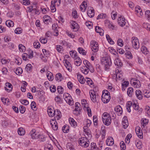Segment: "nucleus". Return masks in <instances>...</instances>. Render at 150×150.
I'll list each match as a JSON object with an SVG mask.
<instances>
[{
    "mask_svg": "<svg viewBox=\"0 0 150 150\" xmlns=\"http://www.w3.org/2000/svg\"><path fill=\"white\" fill-rule=\"evenodd\" d=\"M102 64L105 67V69L107 70L111 66L112 62L109 57H104L101 60Z\"/></svg>",
    "mask_w": 150,
    "mask_h": 150,
    "instance_id": "1",
    "label": "nucleus"
},
{
    "mask_svg": "<svg viewBox=\"0 0 150 150\" xmlns=\"http://www.w3.org/2000/svg\"><path fill=\"white\" fill-rule=\"evenodd\" d=\"M79 144L80 145L84 147H87L89 144V141L87 137H82L80 138L79 139Z\"/></svg>",
    "mask_w": 150,
    "mask_h": 150,
    "instance_id": "2",
    "label": "nucleus"
},
{
    "mask_svg": "<svg viewBox=\"0 0 150 150\" xmlns=\"http://www.w3.org/2000/svg\"><path fill=\"white\" fill-rule=\"evenodd\" d=\"M89 94L91 100L93 102H96L97 101L98 98V96L96 95V92L94 90H91L89 92Z\"/></svg>",
    "mask_w": 150,
    "mask_h": 150,
    "instance_id": "3",
    "label": "nucleus"
},
{
    "mask_svg": "<svg viewBox=\"0 0 150 150\" xmlns=\"http://www.w3.org/2000/svg\"><path fill=\"white\" fill-rule=\"evenodd\" d=\"M91 45L92 51L95 52H96L98 50V45L97 42L94 40L91 41Z\"/></svg>",
    "mask_w": 150,
    "mask_h": 150,
    "instance_id": "4",
    "label": "nucleus"
},
{
    "mask_svg": "<svg viewBox=\"0 0 150 150\" xmlns=\"http://www.w3.org/2000/svg\"><path fill=\"white\" fill-rule=\"evenodd\" d=\"M132 46L135 49H138L139 47V43L138 39L136 37H133L132 38Z\"/></svg>",
    "mask_w": 150,
    "mask_h": 150,
    "instance_id": "5",
    "label": "nucleus"
},
{
    "mask_svg": "<svg viewBox=\"0 0 150 150\" xmlns=\"http://www.w3.org/2000/svg\"><path fill=\"white\" fill-rule=\"evenodd\" d=\"M71 28L75 32L77 31L79 29V26L78 24L74 21H71L70 22Z\"/></svg>",
    "mask_w": 150,
    "mask_h": 150,
    "instance_id": "6",
    "label": "nucleus"
},
{
    "mask_svg": "<svg viewBox=\"0 0 150 150\" xmlns=\"http://www.w3.org/2000/svg\"><path fill=\"white\" fill-rule=\"evenodd\" d=\"M54 116H55L54 120H59L62 117L61 112L59 110H54Z\"/></svg>",
    "mask_w": 150,
    "mask_h": 150,
    "instance_id": "7",
    "label": "nucleus"
},
{
    "mask_svg": "<svg viewBox=\"0 0 150 150\" xmlns=\"http://www.w3.org/2000/svg\"><path fill=\"white\" fill-rule=\"evenodd\" d=\"M101 97L102 100L104 103H108L109 102L110 99V95H104L103 93Z\"/></svg>",
    "mask_w": 150,
    "mask_h": 150,
    "instance_id": "8",
    "label": "nucleus"
},
{
    "mask_svg": "<svg viewBox=\"0 0 150 150\" xmlns=\"http://www.w3.org/2000/svg\"><path fill=\"white\" fill-rule=\"evenodd\" d=\"M136 133L138 137L140 139L142 138L143 133L142 131L140 128L139 126H137L135 128V129Z\"/></svg>",
    "mask_w": 150,
    "mask_h": 150,
    "instance_id": "9",
    "label": "nucleus"
},
{
    "mask_svg": "<svg viewBox=\"0 0 150 150\" xmlns=\"http://www.w3.org/2000/svg\"><path fill=\"white\" fill-rule=\"evenodd\" d=\"M56 120L52 119L50 121V124L53 129L54 130H56L57 129L58 127L57 122Z\"/></svg>",
    "mask_w": 150,
    "mask_h": 150,
    "instance_id": "10",
    "label": "nucleus"
},
{
    "mask_svg": "<svg viewBox=\"0 0 150 150\" xmlns=\"http://www.w3.org/2000/svg\"><path fill=\"white\" fill-rule=\"evenodd\" d=\"M118 22L119 25L121 27L124 26L125 25L126 23L125 21V18L123 17H122L121 16L118 18Z\"/></svg>",
    "mask_w": 150,
    "mask_h": 150,
    "instance_id": "11",
    "label": "nucleus"
},
{
    "mask_svg": "<svg viewBox=\"0 0 150 150\" xmlns=\"http://www.w3.org/2000/svg\"><path fill=\"white\" fill-rule=\"evenodd\" d=\"M31 138L33 139H38L39 134H38L36 132L35 129L32 130L30 133Z\"/></svg>",
    "mask_w": 150,
    "mask_h": 150,
    "instance_id": "12",
    "label": "nucleus"
},
{
    "mask_svg": "<svg viewBox=\"0 0 150 150\" xmlns=\"http://www.w3.org/2000/svg\"><path fill=\"white\" fill-rule=\"evenodd\" d=\"M135 10L136 14L139 17H141L143 15V13L142 12V10L139 6L136 7Z\"/></svg>",
    "mask_w": 150,
    "mask_h": 150,
    "instance_id": "13",
    "label": "nucleus"
},
{
    "mask_svg": "<svg viewBox=\"0 0 150 150\" xmlns=\"http://www.w3.org/2000/svg\"><path fill=\"white\" fill-rule=\"evenodd\" d=\"M115 73L116 78L118 79L119 80H120L122 76V71L120 70L119 69L116 68L115 70Z\"/></svg>",
    "mask_w": 150,
    "mask_h": 150,
    "instance_id": "14",
    "label": "nucleus"
},
{
    "mask_svg": "<svg viewBox=\"0 0 150 150\" xmlns=\"http://www.w3.org/2000/svg\"><path fill=\"white\" fill-rule=\"evenodd\" d=\"M106 143L107 145L111 146L114 143V140L112 137H108L106 140Z\"/></svg>",
    "mask_w": 150,
    "mask_h": 150,
    "instance_id": "15",
    "label": "nucleus"
},
{
    "mask_svg": "<svg viewBox=\"0 0 150 150\" xmlns=\"http://www.w3.org/2000/svg\"><path fill=\"white\" fill-rule=\"evenodd\" d=\"M114 64L118 67L117 69L122 67V63L121 60L118 58H116L114 61Z\"/></svg>",
    "mask_w": 150,
    "mask_h": 150,
    "instance_id": "16",
    "label": "nucleus"
},
{
    "mask_svg": "<svg viewBox=\"0 0 150 150\" xmlns=\"http://www.w3.org/2000/svg\"><path fill=\"white\" fill-rule=\"evenodd\" d=\"M115 110L118 115H120L122 113V108L119 105L117 106L115 108Z\"/></svg>",
    "mask_w": 150,
    "mask_h": 150,
    "instance_id": "17",
    "label": "nucleus"
},
{
    "mask_svg": "<svg viewBox=\"0 0 150 150\" xmlns=\"http://www.w3.org/2000/svg\"><path fill=\"white\" fill-rule=\"evenodd\" d=\"M5 88L6 90L8 92H9L12 90V86L11 83L8 82L6 83H5Z\"/></svg>",
    "mask_w": 150,
    "mask_h": 150,
    "instance_id": "18",
    "label": "nucleus"
},
{
    "mask_svg": "<svg viewBox=\"0 0 150 150\" xmlns=\"http://www.w3.org/2000/svg\"><path fill=\"white\" fill-rule=\"evenodd\" d=\"M69 122L71 126L74 127H76L77 126L76 122L72 118L70 117L69 119Z\"/></svg>",
    "mask_w": 150,
    "mask_h": 150,
    "instance_id": "19",
    "label": "nucleus"
},
{
    "mask_svg": "<svg viewBox=\"0 0 150 150\" xmlns=\"http://www.w3.org/2000/svg\"><path fill=\"white\" fill-rule=\"evenodd\" d=\"M95 30L96 32L99 33L100 35L102 36L103 35L104 31L101 28L98 26H96V27Z\"/></svg>",
    "mask_w": 150,
    "mask_h": 150,
    "instance_id": "20",
    "label": "nucleus"
},
{
    "mask_svg": "<svg viewBox=\"0 0 150 150\" xmlns=\"http://www.w3.org/2000/svg\"><path fill=\"white\" fill-rule=\"evenodd\" d=\"M65 65L67 69L69 71L71 70V66L70 62L67 59L64 60Z\"/></svg>",
    "mask_w": 150,
    "mask_h": 150,
    "instance_id": "21",
    "label": "nucleus"
},
{
    "mask_svg": "<svg viewBox=\"0 0 150 150\" xmlns=\"http://www.w3.org/2000/svg\"><path fill=\"white\" fill-rule=\"evenodd\" d=\"M135 94L137 97L138 99L140 100L142 99L143 96L140 90L139 89L136 90L135 91Z\"/></svg>",
    "mask_w": 150,
    "mask_h": 150,
    "instance_id": "22",
    "label": "nucleus"
},
{
    "mask_svg": "<svg viewBox=\"0 0 150 150\" xmlns=\"http://www.w3.org/2000/svg\"><path fill=\"white\" fill-rule=\"evenodd\" d=\"M87 7V4L86 2L83 1L82 4L80 5V8L81 10L83 12H84Z\"/></svg>",
    "mask_w": 150,
    "mask_h": 150,
    "instance_id": "23",
    "label": "nucleus"
},
{
    "mask_svg": "<svg viewBox=\"0 0 150 150\" xmlns=\"http://www.w3.org/2000/svg\"><path fill=\"white\" fill-rule=\"evenodd\" d=\"M77 78L79 82L81 84H83L85 83V80L82 75L80 74H78L77 75Z\"/></svg>",
    "mask_w": 150,
    "mask_h": 150,
    "instance_id": "24",
    "label": "nucleus"
},
{
    "mask_svg": "<svg viewBox=\"0 0 150 150\" xmlns=\"http://www.w3.org/2000/svg\"><path fill=\"white\" fill-rule=\"evenodd\" d=\"M75 60L74 64L76 65L79 66L81 65L82 61L79 57H76Z\"/></svg>",
    "mask_w": 150,
    "mask_h": 150,
    "instance_id": "25",
    "label": "nucleus"
},
{
    "mask_svg": "<svg viewBox=\"0 0 150 150\" xmlns=\"http://www.w3.org/2000/svg\"><path fill=\"white\" fill-rule=\"evenodd\" d=\"M88 16L90 18H92L94 16L95 13L94 10L93 9H88L87 11Z\"/></svg>",
    "mask_w": 150,
    "mask_h": 150,
    "instance_id": "26",
    "label": "nucleus"
},
{
    "mask_svg": "<svg viewBox=\"0 0 150 150\" xmlns=\"http://www.w3.org/2000/svg\"><path fill=\"white\" fill-rule=\"evenodd\" d=\"M109 118H111L110 114L107 112H105L102 115V120H104L106 119H109Z\"/></svg>",
    "mask_w": 150,
    "mask_h": 150,
    "instance_id": "27",
    "label": "nucleus"
},
{
    "mask_svg": "<svg viewBox=\"0 0 150 150\" xmlns=\"http://www.w3.org/2000/svg\"><path fill=\"white\" fill-rule=\"evenodd\" d=\"M50 18L48 15H45L43 18V21L45 24H47L50 21Z\"/></svg>",
    "mask_w": 150,
    "mask_h": 150,
    "instance_id": "28",
    "label": "nucleus"
},
{
    "mask_svg": "<svg viewBox=\"0 0 150 150\" xmlns=\"http://www.w3.org/2000/svg\"><path fill=\"white\" fill-rule=\"evenodd\" d=\"M81 70L83 73L86 75L88 74L89 72V69L88 67H84L83 68H81Z\"/></svg>",
    "mask_w": 150,
    "mask_h": 150,
    "instance_id": "29",
    "label": "nucleus"
},
{
    "mask_svg": "<svg viewBox=\"0 0 150 150\" xmlns=\"http://www.w3.org/2000/svg\"><path fill=\"white\" fill-rule=\"evenodd\" d=\"M18 132L19 135L22 136L25 134V131L23 127H20L18 129Z\"/></svg>",
    "mask_w": 150,
    "mask_h": 150,
    "instance_id": "30",
    "label": "nucleus"
},
{
    "mask_svg": "<svg viewBox=\"0 0 150 150\" xmlns=\"http://www.w3.org/2000/svg\"><path fill=\"white\" fill-rule=\"evenodd\" d=\"M133 92V89L132 87H129L128 88L127 90V94L130 97L132 96V94Z\"/></svg>",
    "mask_w": 150,
    "mask_h": 150,
    "instance_id": "31",
    "label": "nucleus"
},
{
    "mask_svg": "<svg viewBox=\"0 0 150 150\" xmlns=\"http://www.w3.org/2000/svg\"><path fill=\"white\" fill-rule=\"evenodd\" d=\"M103 123L107 126H108L110 125L111 122V118H109V119H106L105 120H102Z\"/></svg>",
    "mask_w": 150,
    "mask_h": 150,
    "instance_id": "32",
    "label": "nucleus"
},
{
    "mask_svg": "<svg viewBox=\"0 0 150 150\" xmlns=\"http://www.w3.org/2000/svg\"><path fill=\"white\" fill-rule=\"evenodd\" d=\"M136 82H134L133 83V86L134 88H139L141 86V85L140 83V82L138 80L136 81Z\"/></svg>",
    "mask_w": 150,
    "mask_h": 150,
    "instance_id": "33",
    "label": "nucleus"
},
{
    "mask_svg": "<svg viewBox=\"0 0 150 150\" xmlns=\"http://www.w3.org/2000/svg\"><path fill=\"white\" fill-rule=\"evenodd\" d=\"M47 76L48 80L52 81L54 79L53 75L52 73L48 71L47 74Z\"/></svg>",
    "mask_w": 150,
    "mask_h": 150,
    "instance_id": "34",
    "label": "nucleus"
},
{
    "mask_svg": "<svg viewBox=\"0 0 150 150\" xmlns=\"http://www.w3.org/2000/svg\"><path fill=\"white\" fill-rule=\"evenodd\" d=\"M122 125L124 129H126L129 125V123L127 120H122Z\"/></svg>",
    "mask_w": 150,
    "mask_h": 150,
    "instance_id": "35",
    "label": "nucleus"
},
{
    "mask_svg": "<svg viewBox=\"0 0 150 150\" xmlns=\"http://www.w3.org/2000/svg\"><path fill=\"white\" fill-rule=\"evenodd\" d=\"M148 120L147 119H143L141 120V124L144 127L148 124Z\"/></svg>",
    "mask_w": 150,
    "mask_h": 150,
    "instance_id": "36",
    "label": "nucleus"
},
{
    "mask_svg": "<svg viewBox=\"0 0 150 150\" xmlns=\"http://www.w3.org/2000/svg\"><path fill=\"white\" fill-rule=\"evenodd\" d=\"M55 79L58 81H61L62 79V74L60 73L57 74L56 75Z\"/></svg>",
    "mask_w": 150,
    "mask_h": 150,
    "instance_id": "37",
    "label": "nucleus"
},
{
    "mask_svg": "<svg viewBox=\"0 0 150 150\" xmlns=\"http://www.w3.org/2000/svg\"><path fill=\"white\" fill-rule=\"evenodd\" d=\"M6 25L8 27H13L14 25L13 22L11 20H7L6 22Z\"/></svg>",
    "mask_w": 150,
    "mask_h": 150,
    "instance_id": "38",
    "label": "nucleus"
},
{
    "mask_svg": "<svg viewBox=\"0 0 150 150\" xmlns=\"http://www.w3.org/2000/svg\"><path fill=\"white\" fill-rule=\"evenodd\" d=\"M91 150H98V148L97 147L96 144L94 142H92L91 144Z\"/></svg>",
    "mask_w": 150,
    "mask_h": 150,
    "instance_id": "39",
    "label": "nucleus"
},
{
    "mask_svg": "<svg viewBox=\"0 0 150 150\" xmlns=\"http://www.w3.org/2000/svg\"><path fill=\"white\" fill-rule=\"evenodd\" d=\"M45 150H52L53 148L52 146L50 144H46L44 148Z\"/></svg>",
    "mask_w": 150,
    "mask_h": 150,
    "instance_id": "40",
    "label": "nucleus"
},
{
    "mask_svg": "<svg viewBox=\"0 0 150 150\" xmlns=\"http://www.w3.org/2000/svg\"><path fill=\"white\" fill-rule=\"evenodd\" d=\"M107 16L105 14L102 13L99 15L97 18V19H105L106 18Z\"/></svg>",
    "mask_w": 150,
    "mask_h": 150,
    "instance_id": "41",
    "label": "nucleus"
},
{
    "mask_svg": "<svg viewBox=\"0 0 150 150\" xmlns=\"http://www.w3.org/2000/svg\"><path fill=\"white\" fill-rule=\"evenodd\" d=\"M15 72L16 74L19 75L23 72L22 69L20 67L16 69Z\"/></svg>",
    "mask_w": 150,
    "mask_h": 150,
    "instance_id": "42",
    "label": "nucleus"
},
{
    "mask_svg": "<svg viewBox=\"0 0 150 150\" xmlns=\"http://www.w3.org/2000/svg\"><path fill=\"white\" fill-rule=\"evenodd\" d=\"M121 150H125L126 149V145L123 141H121L120 143Z\"/></svg>",
    "mask_w": 150,
    "mask_h": 150,
    "instance_id": "43",
    "label": "nucleus"
},
{
    "mask_svg": "<svg viewBox=\"0 0 150 150\" xmlns=\"http://www.w3.org/2000/svg\"><path fill=\"white\" fill-rule=\"evenodd\" d=\"M47 113L50 117L54 116V110L51 109L47 110Z\"/></svg>",
    "mask_w": 150,
    "mask_h": 150,
    "instance_id": "44",
    "label": "nucleus"
},
{
    "mask_svg": "<svg viewBox=\"0 0 150 150\" xmlns=\"http://www.w3.org/2000/svg\"><path fill=\"white\" fill-rule=\"evenodd\" d=\"M78 51L81 54H82L83 55H85L86 54V52L85 50L81 47H79L78 49Z\"/></svg>",
    "mask_w": 150,
    "mask_h": 150,
    "instance_id": "45",
    "label": "nucleus"
},
{
    "mask_svg": "<svg viewBox=\"0 0 150 150\" xmlns=\"http://www.w3.org/2000/svg\"><path fill=\"white\" fill-rule=\"evenodd\" d=\"M72 98L70 97L68 99H66L65 101L70 105H72L74 104V101L71 100Z\"/></svg>",
    "mask_w": 150,
    "mask_h": 150,
    "instance_id": "46",
    "label": "nucleus"
},
{
    "mask_svg": "<svg viewBox=\"0 0 150 150\" xmlns=\"http://www.w3.org/2000/svg\"><path fill=\"white\" fill-rule=\"evenodd\" d=\"M1 99L4 104H8L9 100L8 99L2 97L1 98Z\"/></svg>",
    "mask_w": 150,
    "mask_h": 150,
    "instance_id": "47",
    "label": "nucleus"
},
{
    "mask_svg": "<svg viewBox=\"0 0 150 150\" xmlns=\"http://www.w3.org/2000/svg\"><path fill=\"white\" fill-rule=\"evenodd\" d=\"M141 51L142 53L147 54L148 50L146 47L145 46H142L141 48Z\"/></svg>",
    "mask_w": 150,
    "mask_h": 150,
    "instance_id": "48",
    "label": "nucleus"
},
{
    "mask_svg": "<svg viewBox=\"0 0 150 150\" xmlns=\"http://www.w3.org/2000/svg\"><path fill=\"white\" fill-rule=\"evenodd\" d=\"M84 64L86 66L85 67H90L92 66L90 63L87 60H85L83 62Z\"/></svg>",
    "mask_w": 150,
    "mask_h": 150,
    "instance_id": "49",
    "label": "nucleus"
},
{
    "mask_svg": "<svg viewBox=\"0 0 150 150\" xmlns=\"http://www.w3.org/2000/svg\"><path fill=\"white\" fill-rule=\"evenodd\" d=\"M32 66L30 64H28L25 67V69L26 71L28 72L30 71L32 69Z\"/></svg>",
    "mask_w": 150,
    "mask_h": 150,
    "instance_id": "50",
    "label": "nucleus"
},
{
    "mask_svg": "<svg viewBox=\"0 0 150 150\" xmlns=\"http://www.w3.org/2000/svg\"><path fill=\"white\" fill-rule=\"evenodd\" d=\"M40 41L41 43L43 44H45L47 42V39L46 38H43L42 37L40 38Z\"/></svg>",
    "mask_w": 150,
    "mask_h": 150,
    "instance_id": "51",
    "label": "nucleus"
},
{
    "mask_svg": "<svg viewBox=\"0 0 150 150\" xmlns=\"http://www.w3.org/2000/svg\"><path fill=\"white\" fill-rule=\"evenodd\" d=\"M146 112L148 117H150V107L148 106L146 107L145 108Z\"/></svg>",
    "mask_w": 150,
    "mask_h": 150,
    "instance_id": "52",
    "label": "nucleus"
},
{
    "mask_svg": "<svg viewBox=\"0 0 150 150\" xmlns=\"http://www.w3.org/2000/svg\"><path fill=\"white\" fill-rule=\"evenodd\" d=\"M19 49L21 52H23L25 50V47L22 44L19 45H18Z\"/></svg>",
    "mask_w": 150,
    "mask_h": 150,
    "instance_id": "53",
    "label": "nucleus"
},
{
    "mask_svg": "<svg viewBox=\"0 0 150 150\" xmlns=\"http://www.w3.org/2000/svg\"><path fill=\"white\" fill-rule=\"evenodd\" d=\"M142 143L140 141H138L136 143V146L137 148L139 149L142 148Z\"/></svg>",
    "mask_w": 150,
    "mask_h": 150,
    "instance_id": "54",
    "label": "nucleus"
},
{
    "mask_svg": "<svg viewBox=\"0 0 150 150\" xmlns=\"http://www.w3.org/2000/svg\"><path fill=\"white\" fill-rule=\"evenodd\" d=\"M64 89L61 86H59L57 88V91L60 94H62L63 93Z\"/></svg>",
    "mask_w": 150,
    "mask_h": 150,
    "instance_id": "55",
    "label": "nucleus"
},
{
    "mask_svg": "<svg viewBox=\"0 0 150 150\" xmlns=\"http://www.w3.org/2000/svg\"><path fill=\"white\" fill-rule=\"evenodd\" d=\"M117 44L120 47H122L123 45V41L120 39H119L117 40Z\"/></svg>",
    "mask_w": 150,
    "mask_h": 150,
    "instance_id": "56",
    "label": "nucleus"
},
{
    "mask_svg": "<svg viewBox=\"0 0 150 150\" xmlns=\"http://www.w3.org/2000/svg\"><path fill=\"white\" fill-rule=\"evenodd\" d=\"M42 51L44 54V56L48 57L49 56L50 54L49 53V51H47L45 49H43Z\"/></svg>",
    "mask_w": 150,
    "mask_h": 150,
    "instance_id": "57",
    "label": "nucleus"
},
{
    "mask_svg": "<svg viewBox=\"0 0 150 150\" xmlns=\"http://www.w3.org/2000/svg\"><path fill=\"white\" fill-rule=\"evenodd\" d=\"M22 29L21 28H18L15 30V32L16 34H19L21 33Z\"/></svg>",
    "mask_w": 150,
    "mask_h": 150,
    "instance_id": "58",
    "label": "nucleus"
},
{
    "mask_svg": "<svg viewBox=\"0 0 150 150\" xmlns=\"http://www.w3.org/2000/svg\"><path fill=\"white\" fill-rule=\"evenodd\" d=\"M19 109L20 112L22 114L25 111V109L23 105L20 106Z\"/></svg>",
    "mask_w": 150,
    "mask_h": 150,
    "instance_id": "59",
    "label": "nucleus"
},
{
    "mask_svg": "<svg viewBox=\"0 0 150 150\" xmlns=\"http://www.w3.org/2000/svg\"><path fill=\"white\" fill-rule=\"evenodd\" d=\"M20 102L22 104L26 105L29 104V101L26 100H20Z\"/></svg>",
    "mask_w": 150,
    "mask_h": 150,
    "instance_id": "60",
    "label": "nucleus"
},
{
    "mask_svg": "<svg viewBox=\"0 0 150 150\" xmlns=\"http://www.w3.org/2000/svg\"><path fill=\"white\" fill-rule=\"evenodd\" d=\"M40 58L45 62H46L47 59V57L44 56L42 54L40 55Z\"/></svg>",
    "mask_w": 150,
    "mask_h": 150,
    "instance_id": "61",
    "label": "nucleus"
},
{
    "mask_svg": "<svg viewBox=\"0 0 150 150\" xmlns=\"http://www.w3.org/2000/svg\"><path fill=\"white\" fill-rule=\"evenodd\" d=\"M71 56L73 58H76V52L71 51L70 52Z\"/></svg>",
    "mask_w": 150,
    "mask_h": 150,
    "instance_id": "62",
    "label": "nucleus"
},
{
    "mask_svg": "<svg viewBox=\"0 0 150 150\" xmlns=\"http://www.w3.org/2000/svg\"><path fill=\"white\" fill-rule=\"evenodd\" d=\"M34 47L36 48H38L40 47V45L38 42H35L33 43Z\"/></svg>",
    "mask_w": 150,
    "mask_h": 150,
    "instance_id": "63",
    "label": "nucleus"
},
{
    "mask_svg": "<svg viewBox=\"0 0 150 150\" xmlns=\"http://www.w3.org/2000/svg\"><path fill=\"white\" fill-rule=\"evenodd\" d=\"M38 138H39L41 142H44L45 140V138L44 136L39 134Z\"/></svg>",
    "mask_w": 150,
    "mask_h": 150,
    "instance_id": "64",
    "label": "nucleus"
}]
</instances>
